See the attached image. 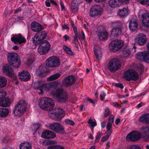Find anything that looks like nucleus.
I'll return each instance as SVG.
<instances>
[{"mask_svg":"<svg viewBox=\"0 0 149 149\" xmlns=\"http://www.w3.org/2000/svg\"><path fill=\"white\" fill-rule=\"evenodd\" d=\"M57 84L55 82L45 84L42 83L41 81L38 80L35 82L33 85V88L39 90L40 91L38 93H43V91L47 92L52 88H56Z\"/></svg>","mask_w":149,"mask_h":149,"instance_id":"obj_1","label":"nucleus"},{"mask_svg":"<svg viewBox=\"0 0 149 149\" xmlns=\"http://www.w3.org/2000/svg\"><path fill=\"white\" fill-rule=\"evenodd\" d=\"M38 105L42 109L51 111L54 107V101L49 98L42 97L38 101Z\"/></svg>","mask_w":149,"mask_h":149,"instance_id":"obj_2","label":"nucleus"},{"mask_svg":"<svg viewBox=\"0 0 149 149\" xmlns=\"http://www.w3.org/2000/svg\"><path fill=\"white\" fill-rule=\"evenodd\" d=\"M7 58L10 65L16 68H19V55L14 52H8L7 54Z\"/></svg>","mask_w":149,"mask_h":149,"instance_id":"obj_3","label":"nucleus"},{"mask_svg":"<svg viewBox=\"0 0 149 149\" xmlns=\"http://www.w3.org/2000/svg\"><path fill=\"white\" fill-rule=\"evenodd\" d=\"M108 68L111 72H114L120 68L121 65L118 59L114 58L110 60L108 63Z\"/></svg>","mask_w":149,"mask_h":149,"instance_id":"obj_4","label":"nucleus"},{"mask_svg":"<svg viewBox=\"0 0 149 149\" xmlns=\"http://www.w3.org/2000/svg\"><path fill=\"white\" fill-rule=\"evenodd\" d=\"M55 111V112H49L48 115L51 118L59 121L65 116V111L63 109L59 108H56Z\"/></svg>","mask_w":149,"mask_h":149,"instance_id":"obj_5","label":"nucleus"},{"mask_svg":"<svg viewBox=\"0 0 149 149\" xmlns=\"http://www.w3.org/2000/svg\"><path fill=\"white\" fill-rule=\"evenodd\" d=\"M38 48V52L40 55H45L49 50L51 47L49 43L44 40L40 43Z\"/></svg>","mask_w":149,"mask_h":149,"instance_id":"obj_6","label":"nucleus"},{"mask_svg":"<svg viewBox=\"0 0 149 149\" xmlns=\"http://www.w3.org/2000/svg\"><path fill=\"white\" fill-rule=\"evenodd\" d=\"M47 35V33L45 31L37 33L33 38V43L35 45H38L45 39Z\"/></svg>","mask_w":149,"mask_h":149,"instance_id":"obj_7","label":"nucleus"},{"mask_svg":"<svg viewBox=\"0 0 149 149\" xmlns=\"http://www.w3.org/2000/svg\"><path fill=\"white\" fill-rule=\"evenodd\" d=\"M46 65L48 67L55 68L59 67L60 61L58 58L56 56L50 57L46 61Z\"/></svg>","mask_w":149,"mask_h":149,"instance_id":"obj_8","label":"nucleus"},{"mask_svg":"<svg viewBox=\"0 0 149 149\" xmlns=\"http://www.w3.org/2000/svg\"><path fill=\"white\" fill-rule=\"evenodd\" d=\"M123 46V41L120 40H113L109 45V48L112 52H115L120 49Z\"/></svg>","mask_w":149,"mask_h":149,"instance_id":"obj_9","label":"nucleus"},{"mask_svg":"<svg viewBox=\"0 0 149 149\" xmlns=\"http://www.w3.org/2000/svg\"><path fill=\"white\" fill-rule=\"evenodd\" d=\"M124 79L129 81H136L139 78L137 72L134 70H129L125 71L124 74Z\"/></svg>","mask_w":149,"mask_h":149,"instance_id":"obj_10","label":"nucleus"},{"mask_svg":"<svg viewBox=\"0 0 149 149\" xmlns=\"http://www.w3.org/2000/svg\"><path fill=\"white\" fill-rule=\"evenodd\" d=\"M102 8L101 6L95 5L90 9L89 15L91 17H95L102 14Z\"/></svg>","mask_w":149,"mask_h":149,"instance_id":"obj_11","label":"nucleus"},{"mask_svg":"<svg viewBox=\"0 0 149 149\" xmlns=\"http://www.w3.org/2000/svg\"><path fill=\"white\" fill-rule=\"evenodd\" d=\"M141 136V134L139 132L133 131L127 135L126 139L128 141H136L140 139Z\"/></svg>","mask_w":149,"mask_h":149,"instance_id":"obj_12","label":"nucleus"},{"mask_svg":"<svg viewBox=\"0 0 149 149\" xmlns=\"http://www.w3.org/2000/svg\"><path fill=\"white\" fill-rule=\"evenodd\" d=\"M49 128L57 133L62 134L65 133L64 127L58 122L54 123L51 124L49 126Z\"/></svg>","mask_w":149,"mask_h":149,"instance_id":"obj_13","label":"nucleus"},{"mask_svg":"<svg viewBox=\"0 0 149 149\" xmlns=\"http://www.w3.org/2000/svg\"><path fill=\"white\" fill-rule=\"evenodd\" d=\"M6 94H0V106L7 107L9 106L11 102L9 98L6 97Z\"/></svg>","mask_w":149,"mask_h":149,"instance_id":"obj_14","label":"nucleus"},{"mask_svg":"<svg viewBox=\"0 0 149 149\" xmlns=\"http://www.w3.org/2000/svg\"><path fill=\"white\" fill-rule=\"evenodd\" d=\"M52 94L53 98L59 102H64L68 99L67 94Z\"/></svg>","mask_w":149,"mask_h":149,"instance_id":"obj_15","label":"nucleus"},{"mask_svg":"<svg viewBox=\"0 0 149 149\" xmlns=\"http://www.w3.org/2000/svg\"><path fill=\"white\" fill-rule=\"evenodd\" d=\"M129 1V0H110L109 3L110 7L115 8L119 7L121 4H127Z\"/></svg>","mask_w":149,"mask_h":149,"instance_id":"obj_16","label":"nucleus"},{"mask_svg":"<svg viewBox=\"0 0 149 149\" xmlns=\"http://www.w3.org/2000/svg\"><path fill=\"white\" fill-rule=\"evenodd\" d=\"M75 81L76 79L75 77L73 75H70L65 78L63 81V83L65 87H68L72 86Z\"/></svg>","mask_w":149,"mask_h":149,"instance_id":"obj_17","label":"nucleus"},{"mask_svg":"<svg viewBox=\"0 0 149 149\" xmlns=\"http://www.w3.org/2000/svg\"><path fill=\"white\" fill-rule=\"evenodd\" d=\"M137 58L141 61L149 63V52H139L136 54Z\"/></svg>","mask_w":149,"mask_h":149,"instance_id":"obj_18","label":"nucleus"},{"mask_svg":"<svg viewBox=\"0 0 149 149\" xmlns=\"http://www.w3.org/2000/svg\"><path fill=\"white\" fill-rule=\"evenodd\" d=\"M3 72L6 76L9 77H13L14 73L13 69L8 64H6L3 66Z\"/></svg>","mask_w":149,"mask_h":149,"instance_id":"obj_19","label":"nucleus"},{"mask_svg":"<svg viewBox=\"0 0 149 149\" xmlns=\"http://www.w3.org/2000/svg\"><path fill=\"white\" fill-rule=\"evenodd\" d=\"M146 35L143 33L139 34L136 38V42L140 45H143L145 44L147 40Z\"/></svg>","mask_w":149,"mask_h":149,"instance_id":"obj_20","label":"nucleus"},{"mask_svg":"<svg viewBox=\"0 0 149 149\" xmlns=\"http://www.w3.org/2000/svg\"><path fill=\"white\" fill-rule=\"evenodd\" d=\"M30 79V74L27 70H24L21 72H19V79L21 81H26Z\"/></svg>","mask_w":149,"mask_h":149,"instance_id":"obj_21","label":"nucleus"},{"mask_svg":"<svg viewBox=\"0 0 149 149\" xmlns=\"http://www.w3.org/2000/svg\"><path fill=\"white\" fill-rule=\"evenodd\" d=\"M56 136L55 133L50 130L43 131L41 135V137L45 139L53 138Z\"/></svg>","mask_w":149,"mask_h":149,"instance_id":"obj_22","label":"nucleus"},{"mask_svg":"<svg viewBox=\"0 0 149 149\" xmlns=\"http://www.w3.org/2000/svg\"><path fill=\"white\" fill-rule=\"evenodd\" d=\"M82 3L80 0H72L71 2V9L72 12L76 13L78 11L79 5Z\"/></svg>","mask_w":149,"mask_h":149,"instance_id":"obj_23","label":"nucleus"},{"mask_svg":"<svg viewBox=\"0 0 149 149\" xmlns=\"http://www.w3.org/2000/svg\"><path fill=\"white\" fill-rule=\"evenodd\" d=\"M32 30L36 32H38L42 30L43 27L40 24L36 22H34L31 24Z\"/></svg>","mask_w":149,"mask_h":149,"instance_id":"obj_24","label":"nucleus"},{"mask_svg":"<svg viewBox=\"0 0 149 149\" xmlns=\"http://www.w3.org/2000/svg\"><path fill=\"white\" fill-rule=\"evenodd\" d=\"M19 116H22L26 111L27 104L25 100H21L19 101Z\"/></svg>","mask_w":149,"mask_h":149,"instance_id":"obj_25","label":"nucleus"},{"mask_svg":"<svg viewBox=\"0 0 149 149\" xmlns=\"http://www.w3.org/2000/svg\"><path fill=\"white\" fill-rule=\"evenodd\" d=\"M138 23L137 20L134 19H132L130 21L129 27L130 30L134 32L136 31L138 26Z\"/></svg>","mask_w":149,"mask_h":149,"instance_id":"obj_26","label":"nucleus"},{"mask_svg":"<svg viewBox=\"0 0 149 149\" xmlns=\"http://www.w3.org/2000/svg\"><path fill=\"white\" fill-rule=\"evenodd\" d=\"M121 31V30L120 28H116L113 29L111 31L110 34L111 38L112 39H113L117 37L120 34Z\"/></svg>","mask_w":149,"mask_h":149,"instance_id":"obj_27","label":"nucleus"},{"mask_svg":"<svg viewBox=\"0 0 149 149\" xmlns=\"http://www.w3.org/2000/svg\"><path fill=\"white\" fill-rule=\"evenodd\" d=\"M108 35V32L104 30L99 31L97 32V36H98L99 39L103 41L107 40Z\"/></svg>","mask_w":149,"mask_h":149,"instance_id":"obj_28","label":"nucleus"},{"mask_svg":"<svg viewBox=\"0 0 149 149\" xmlns=\"http://www.w3.org/2000/svg\"><path fill=\"white\" fill-rule=\"evenodd\" d=\"M141 129L142 134L144 137L149 140V126L143 127Z\"/></svg>","mask_w":149,"mask_h":149,"instance_id":"obj_29","label":"nucleus"},{"mask_svg":"<svg viewBox=\"0 0 149 149\" xmlns=\"http://www.w3.org/2000/svg\"><path fill=\"white\" fill-rule=\"evenodd\" d=\"M142 22L143 25L146 27L149 26V14L144 13L142 15Z\"/></svg>","mask_w":149,"mask_h":149,"instance_id":"obj_30","label":"nucleus"},{"mask_svg":"<svg viewBox=\"0 0 149 149\" xmlns=\"http://www.w3.org/2000/svg\"><path fill=\"white\" fill-rule=\"evenodd\" d=\"M140 121L143 123L149 124V113H145L141 115L139 118Z\"/></svg>","mask_w":149,"mask_h":149,"instance_id":"obj_31","label":"nucleus"},{"mask_svg":"<svg viewBox=\"0 0 149 149\" xmlns=\"http://www.w3.org/2000/svg\"><path fill=\"white\" fill-rule=\"evenodd\" d=\"M37 72L38 75L39 76L43 77L46 73V68L44 66H40L38 69Z\"/></svg>","mask_w":149,"mask_h":149,"instance_id":"obj_32","label":"nucleus"},{"mask_svg":"<svg viewBox=\"0 0 149 149\" xmlns=\"http://www.w3.org/2000/svg\"><path fill=\"white\" fill-rule=\"evenodd\" d=\"M19 148L20 149H31V144L29 143L24 142L20 144Z\"/></svg>","mask_w":149,"mask_h":149,"instance_id":"obj_33","label":"nucleus"},{"mask_svg":"<svg viewBox=\"0 0 149 149\" xmlns=\"http://www.w3.org/2000/svg\"><path fill=\"white\" fill-rule=\"evenodd\" d=\"M118 15L122 17H125L128 15L127 9L126 8H123V9L119 10L118 12Z\"/></svg>","mask_w":149,"mask_h":149,"instance_id":"obj_34","label":"nucleus"},{"mask_svg":"<svg viewBox=\"0 0 149 149\" xmlns=\"http://www.w3.org/2000/svg\"><path fill=\"white\" fill-rule=\"evenodd\" d=\"M9 113V110L6 108H0V116L6 117Z\"/></svg>","mask_w":149,"mask_h":149,"instance_id":"obj_35","label":"nucleus"},{"mask_svg":"<svg viewBox=\"0 0 149 149\" xmlns=\"http://www.w3.org/2000/svg\"><path fill=\"white\" fill-rule=\"evenodd\" d=\"M60 76V73H57L48 77L47 78V80L48 81L54 80L59 78Z\"/></svg>","mask_w":149,"mask_h":149,"instance_id":"obj_36","label":"nucleus"},{"mask_svg":"<svg viewBox=\"0 0 149 149\" xmlns=\"http://www.w3.org/2000/svg\"><path fill=\"white\" fill-rule=\"evenodd\" d=\"M7 82V80L4 77L0 76V88L5 87Z\"/></svg>","mask_w":149,"mask_h":149,"instance_id":"obj_37","label":"nucleus"},{"mask_svg":"<svg viewBox=\"0 0 149 149\" xmlns=\"http://www.w3.org/2000/svg\"><path fill=\"white\" fill-rule=\"evenodd\" d=\"M63 48L64 50L70 56H73L74 55V54L72 50L69 47L65 45H63Z\"/></svg>","mask_w":149,"mask_h":149,"instance_id":"obj_38","label":"nucleus"},{"mask_svg":"<svg viewBox=\"0 0 149 149\" xmlns=\"http://www.w3.org/2000/svg\"><path fill=\"white\" fill-rule=\"evenodd\" d=\"M94 52L96 59L98 61L100 60L102 56L101 52L99 50H97L96 49H94Z\"/></svg>","mask_w":149,"mask_h":149,"instance_id":"obj_39","label":"nucleus"},{"mask_svg":"<svg viewBox=\"0 0 149 149\" xmlns=\"http://www.w3.org/2000/svg\"><path fill=\"white\" fill-rule=\"evenodd\" d=\"M130 49L127 48H124L123 49V56L124 58H127L130 55Z\"/></svg>","mask_w":149,"mask_h":149,"instance_id":"obj_40","label":"nucleus"},{"mask_svg":"<svg viewBox=\"0 0 149 149\" xmlns=\"http://www.w3.org/2000/svg\"><path fill=\"white\" fill-rule=\"evenodd\" d=\"M34 61V58L32 57L29 58L27 60L26 64L28 67H31L33 65Z\"/></svg>","mask_w":149,"mask_h":149,"instance_id":"obj_41","label":"nucleus"},{"mask_svg":"<svg viewBox=\"0 0 149 149\" xmlns=\"http://www.w3.org/2000/svg\"><path fill=\"white\" fill-rule=\"evenodd\" d=\"M47 149H65L64 146L60 145H52L48 146Z\"/></svg>","mask_w":149,"mask_h":149,"instance_id":"obj_42","label":"nucleus"},{"mask_svg":"<svg viewBox=\"0 0 149 149\" xmlns=\"http://www.w3.org/2000/svg\"><path fill=\"white\" fill-rule=\"evenodd\" d=\"M57 84V87L56 88H52L50 89V90L53 89H56V93H66L65 92H64V90L62 88H57V86L58 85V82H56Z\"/></svg>","mask_w":149,"mask_h":149,"instance_id":"obj_43","label":"nucleus"},{"mask_svg":"<svg viewBox=\"0 0 149 149\" xmlns=\"http://www.w3.org/2000/svg\"><path fill=\"white\" fill-rule=\"evenodd\" d=\"M13 112L16 117L18 116L19 114V103H17L14 107Z\"/></svg>","mask_w":149,"mask_h":149,"instance_id":"obj_44","label":"nucleus"},{"mask_svg":"<svg viewBox=\"0 0 149 149\" xmlns=\"http://www.w3.org/2000/svg\"><path fill=\"white\" fill-rule=\"evenodd\" d=\"M11 41L16 44L19 42V35H13L11 38Z\"/></svg>","mask_w":149,"mask_h":149,"instance_id":"obj_45","label":"nucleus"},{"mask_svg":"<svg viewBox=\"0 0 149 149\" xmlns=\"http://www.w3.org/2000/svg\"><path fill=\"white\" fill-rule=\"evenodd\" d=\"M26 42V38L19 33V45L25 43Z\"/></svg>","mask_w":149,"mask_h":149,"instance_id":"obj_46","label":"nucleus"},{"mask_svg":"<svg viewBox=\"0 0 149 149\" xmlns=\"http://www.w3.org/2000/svg\"><path fill=\"white\" fill-rule=\"evenodd\" d=\"M138 2L141 4L149 6V0H138Z\"/></svg>","mask_w":149,"mask_h":149,"instance_id":"obj_47","label":"nucleus"},{"mask_svg":"<svg viewBox=\"0 0 149 149\" xmlns=\"http://www.w3.org/2000/svg\"><path fill=\"white\" fill-rule=\"evenodd\" d=\"M71 24L73 29L74 34H76L77 36L78 35V34H79V33L77 31V27L74 26L73 22H71Z\"/></svg>","mask_w":149,"mask_h":149,"instance_id":"obj_48","label":"nucleus"},{"mask_svg":"<svg viewBox=\"0 0 149 149\" xmlns=\"http://www.w3.org/2000/svg\"><path fill=\"white\" fill-rule=\"evenodd\" d=\"M65 121L67 123L72 126H74L75 125L74 122L72 120L69 119H66Z\"/></svg>","mask_w":149,"mask_h":149,"instance_id":"obj_49","label":"nucleus"},{"mask_svg":"<svg viewBox=\"0 0 149 149\" xmlns=\"http://www.w3.org/2000/svg\"><path fill=\"white\" fill-rule=\"evenodd\" d=\"M110 110L108 108L105 109L104 113V117H107L109 115Z\"/></svg>","mask_w":149,"mask_h":149,"instance_id":"obj_50","label":"nucleus"},{"mask_svg":"<svg viewBox=\"0 0 149 149\" xmlns=\"http://www.w3.org/2000/svg\"><path fill=\"white\" fill-rule=\"evenodd\" d=\"M88 123L92 127H94L96 125V123L94 121H92V119H90L88 121Z\"/></svg>","mask_w":149,"mask_h":149,"instance_id":"obj_51","label":"nucleus"},{"mask_svg":"<svg viewBox=\"0 0 149 149\" xmlns=\"http://www.w3.org/2000/svg\"><path fill=\"white\" fill-rule=\"evenodd\" d=\"M128 149H141V148L139 146L134 145L129 146Z\"/></svg>","mask_w":149,"mask_h":149,"instance_id":"obj_52","label":"nucleus"},{"mask_svg":"<svg viewBox=\"0 0 149 149\" xmlns=\"http://www.w3.org/2000/svg\"><path fill=\"white\" fill-rule=\"evenodd\" d=\"M102 135V133L99 132L97 134L96 136H95V141H98L100 138L101 137V136Z\"/></svg>","mask_w":149,"mask_h":149,"instance_id":"obj_53","label":"nucleus"},{"mask_svg":"<svg viewBox=\"0 0 149 149\" xmlns=\"http://www.w3.org/2000/svg\"><path fill=\"white\" fill-rule=\"evenodd\" d=\"M87 101H89L90 103L93 104H95V103L94 102V101L89 97L86 98L84 100V102L85 103H86L87 102Z\"/></svg>","mask_w":149,"mask_h":149,"instance_id":"obj_54","label":"nucleus"},{"mask_svg":"<svg viewBox=\"0 0 149 149\" xmlns=\"http://www.w3.org/2000/svg\"><path fill=\"white\" fill-rule=\"evenodd\" d=\"M113 119H114V116L113 114H111L109 117V122L108 123H109L110 124H112V123L113 122Z\"/></svg>","mask_w":149,"mask_h":149,"instance_id":"obj_55","label":"nucleus"},{"mask_svg":"<svg viewBox=\"0 0 149 149\" xmlns=\"http://www.w3.org/2000/svg\"><path fill=\"white\" fill-rule=\"evenodd\" d=\"M79 34H78V35H76L75 34V36H73V39L72 40V41L77 42L79 44L78 41L77 40V38H79Z\"/></svg>","mask_w":149,"mask_h":149,"instance_id":"obj_56","label":"nucleus"},{"mask_svg":"<svg viewBox=\"0 0 149 149\" xmlns=\"http://www.w3.org/2000/svg\"><path fill=\"white\" fill-rule=\"evenodd\" d=\"M116 86L118 87H119L121 89H123L124 88V86L122 84L120 83H117L116 84Z\"/></svg>","mask_w":149,"mask_h":149,"instance_id":"obj_57","label":"nucleus"},{"mask_svg":"<svg viewBox=\"0 0 149 149\" xmlns=\"http://www.w3.org/2000/svg\"><path fill=\"white\" fill-rule=\"evenodd\" d=\"M62 28L63 30H65L66 29H69V27L68 24H64V25H62Z\"/></svg>","mask_w":149,"mask_h":149,"instance_id":"obj_58","label":"nucleus"},{"mask_svg":"<svg viewBox=\"0 0 149 149\" xmlns=\"http://www.w3.org/2000/svg\"><path fill=\"white\" fill-rule=\"evenodd\" d=\"M109 138L108 136L106 135L105 136L103 137L101 139V141L102 142H104L107 140Z\"/></svg>","mask_w":149,"mask_h":149,"instance_id":"obj_59","label":"nucleus"},{"mask_svg":"<svg viewBox=\"0 0 149 149\" xmlns=\"http://www.w3.org/2000/svg\"><path fill=\"white\" fill-rule=\"evenodd\" d=\"M60 4L61 7V10H65V7L63 3L61 1L60 2Z\"/></svg>","mask_w":149,"mask_h":149,"instance_id":"obj_60","label":"nucleus"},{"mask_svg":"<svg viewBox=\"0 0 149 149\" xmlns=\"http://www.w3.org/2000/svg\"><path fill=\"white\" fill-rule=\"evenodd\" d=\"M105 96L106 95L105 94H101L100 95V100L102 101H104Z\"/></svg>","mask_w":149,"mask_h":149,"instance_id":"obj_61","label":"nucleus"},{"mask_svg":"<svg viewBox=\"0 0 149 149\" xmlns=\"http://www.w3.org/2000/svg\"><path fill=\"white\" fill-rule=\"evenodd\" d=\"M112 124L109 123H107V130H111Z\"/></svg>","mask_w":149,"mask_h":149,"instance_id":"obj_62","label":"nucleus"},{"mask_svg":"<svg viewBox=\"0 0 149 149\" xmlns=\"http://www.w3.org/2000/svg\"><path fill=\"white\" fill-rule=\"evenodd\" d=\"M63 38L65 39V42L67 41L70 38L69 36L67 35H65L64 36H63Z\"/></svg>","mask_w":149,"mask_h":149,"instance_id":"obj_63","label":"nucleus"},{"mask_svg":"<svg viewBox=\"0 0 149 149\" xmlns=\"http://www.w3.org/2000/svg\"><path fill=\"white\" fill-rule=\"evenodd\" d=\"M114 106L116 107L120 108V106L117 102H115L113 103Z\"/></svg>","mask_w":149,"mask_h":149,"instance_id":"obj_64","label":"nucleus"}]
</instances>
